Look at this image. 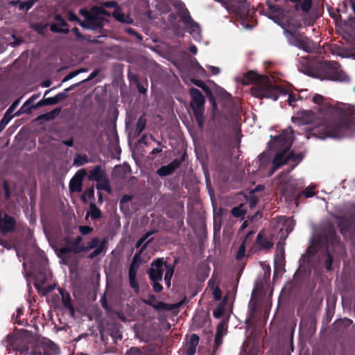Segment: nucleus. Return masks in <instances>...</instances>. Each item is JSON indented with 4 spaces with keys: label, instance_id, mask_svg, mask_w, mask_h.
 Segmentation results:
<instances>
[{
    "label": "nucleus",
    "instance_id": "ddd939ff",
    "mask_svg": "<svg viewBox=\"0 0 355 355\" xmlns=\"http://www.w3.org/2000/svg\"><path fill=\"white\" fill-rule=\"evenodd\" d=\"M316 331V321L310 315H305L301 318L300 322V333H315Z\"/></svg>",
    "mask_w": 355,
    "mask_h": 355
},
{
    "label": "nucleus",
    "instance_id": "e2e57ef3",
    "mask_svg": "<svg viewBox=\"0 0 355 355\" xmlns=\"http://www.w3.org/2000/svg\"><path fill=\"white\" fill-rule=\"evenodd\" d=\"M80 73H81V70H76V71H73L72 72H70L69 74H67L63 79V82H65V81H67L73 78H74L75 76H76L78 74H79Z\"/></svg>",
    "mask_w": 355,
    "mask_h": 355
},
{
    "label": "nucleus",
    "instance_id": "864d4df0",
    "mask_svg": "<svg viewBox=\"0 0 355 355\" xmlns=\"http://www.w3.org/2000/svg\"><path fill=\"white\" fill-rule=\"evenodd\" d=\"M104 249V243H102L101 244L98 245L96 248H95V250L92 253H91L89 255V258L94 259V257H97L98 255L101 254Z\"/></svg>",
    "mask_w": 355,
    "mask_h": 355
},
{
    "label": "nucleus",
    "instance_id": "f03ea898",
    "mask_svg": "<svg viewBox=\"0 0 355 355\" xmlns=\"http://www.w3.org/2000/svg\"><path fill=\"white\" fill-rule=\"evenodd\" d=\"M239 81L245 85L253 84L251 94L257 98H266L277 101L279 96L288 94L287 103L291 106H294L293 103L302 98L299 94L288 93V90L282 86L273 84L268 76L259 75L254 71L243 73L239 78Z\"/></svg>",
    "mask_w": 355,
    "mask_h": 355
},
{
    "label": "nucleus",
    "instance_id": "58836bf2",
    "mask_svg": "<svg viewBox=\"0 0 355 355\" xmlns=\"http://www.w3.org/2000/svg\"><path fill=\"white\" fill-rule=\"evenodd\" d=\"M259 168L267 166L270 163V157L266 152H263L259 155Z\"/></svg>",
    "mask_w": 355,
    "mask_h": 355
},
{
    "label": "nucleus",
    "instance_id": "3c124183",
    "mask_svg": "<svg viewBox=\"0 0 355 355\" xmlns=\"http://www.w3.org/2000/svg\"><path fill=\"white\" fill-rule=\"evenodd\" d=\"M67 19L72 22H76V24H79L81 26V23H83V21H81L80 18L73 12H69L67 15Z\"/></svg>",
    "mask_w": 355,
    "mask_h": 355
},
{
    "label": "nucleus",
    "instance_id": "6ab92c4d",
    "mask_svg": "<svg viewBox=\"0 0 355 355\" xmlns=\"http://www.w3.org/2000/svg\"><path fill=\"white\" fill-rule=\"evenodd\" d=\"M37 98L36 95L32 96L17 111L15 115L19 116L21 114L28 112L31 110L37 107L44 104V95L42 98L37 103L34 104V101Z\"/></svg>",
    "mask_w": 355,
    "mask_h": 355
},
{
    "label": "nucleus",
    "instance_id": "4be33fe9",
    "mask_svg": "<svg viewBox=\"0 0 355 355\" xmlns=\"http://www.w3.org/2000/svg\"><path fill=\"white\" fill-rule=\"evenodd\" d=\"M199 343L198 334H191L184 346V352L187 355H194L196 347Z\"/></svg>",
    "mask_w": 355,
    "mask_h": 355
},
{
    "label": "nucleus",
    "instance_id": "79ce46f5",
    "mask_svg": "<svg viewBox=\"0 0 355 355\" xmlns=\"http://www.w3.org/2000/svg\"><path fill=\"white\" fill-rule=\"evenodd\" d=\"M326 256H327V259L324 261V267H325L327 271H331L332 270V263H333L334 258L330 252L329 249H327Z\"/></svg>",
    "mask_w": 355,
    "mask_h": 355
},
{
    "label": "nucleus",
    "instance_id": "0e129e2a",
    "mask_svg": "<svg viewBox=\"0 0 355 355\" xmlns=\"http://www.w3.org/2000/svg\"><path fill=\"white\" fill-rule=\"evenodd\" d=\"M125 32L130 35L135 36L139 40H142V36L132 28H127Z\"/></svg>",
    "mask_w": 355,
    "mask_h": 355
},
{
    "label": "nucleus",
    "instance_id": "4468645a",
    "mask_svg": "<svg viewBox=\"0 0 355 355\" xmlns=\"http://www.w3.org/2000/svg\"><path fill=\"white\" fill-rule=\"evenodd\" d=\"M180 8L178 10V15L180 17L182 22L187 26L190 28L198 27V24L193 20L188 9L182 2H180Z\"/></svg>",
    "mask_w": 355,
    "mask_h": 355
},
{
    "label": "nucleus",
    "instance_id": "cd10ccee",
    "mask_svg": "<svg viewBox=\"0 0 355 355\" xmlns=\"http://www.w3.org/2000/svg\"><path fill=\"white\" fill-rule=\"evenodd\" d=\"M312 1L313 0H285V2L291 1L295 3V8L296 10L300 8L304 12H308L311 8Z\"/></svg>",
    "mask_w": 355,
    "mask_h": 355
},
{
    "label": "nucleus",
    "instance_id": "f704fd0d",
    "mask_svg": "<svg viewBox=\"0 0 355 355\" xmlns=\"http://www.w3.org/2000/svg\"><path fill=\"white\" fill-rule=\"evenodd\" d=\"M299 49L306 52L311 53L316 49V45L311 40L306 37Z\"/></svg>",
    "mask_w": 355,
    "mask_h": 355
},
{
    "label": "nucleus",
    "instance_id": "8fccbe9b",
    "mask_svg": "<svg viewBox=\"0 0 355 355\" xmlns=\"http://www.w3.org/2000/svg\"><path fill=\"white\" fill-rule=\"evenodd\" d=\"M99 69H95L91 73L90 75L88 76L87 78L82 80L81 82L77 83V84H75L73 85V86L76 87V86H79L81 83H86V82H88L92 79H94L95 77H96L98 73H99Z\"/></svg>",
    "mask_w": 355,
    "mask_h": 355
},
{
    "label": "nucleus",
    "instance_id": "bb28decb",
    "mask_svg": "<svg viewBox=\"0 0 355 355\" xmlns=\"http://www.w3.org/2000/svg\"><path fill=\"white\" fill-rule=\"evenodd\" d=\"M90 217L92 220H96L102 217V212L99 208H98L94 202L89 204V209L86 214L85 219Z\"/></svg>",
    "mask_w": 355,
    "mask_h": 355
},
{
    "label": "nucleus",
    "instance_id": "c85d7f7f",
    "mask_svg": "<svg viewBox=\"0 0 355 355\" xmlns=\"http://www.w3.org/2000/svg\"><path fill=\"white\" fill-rule=\"evenodd\" d=\"M60 349L51 340L46 338V355H60Z\"/></svg>",
    "mask_w": 355,
    "mask_h": 355
},
{
    "label": "nucleus",
    "instance_id": "1a4fd4ad",
    "mask_svg": "<svg viewBox=\"0 0 355 355\" xmlns=\"http://www.w3.org/2000/svg\"><path fill=\"white\" fill-rule=\"evenodd\" d=\"M104 7L114 8L112 16L119 22L125 24H132L133 19L130 15H125L123 12L122 8L119 6L118 3L115 1H109L102 2Z\"/></svg>",
    "mask_w": 355,
    "mask_h": 355
},
{
    "label": "nucleus",
    "instance_id": "9b49d317",
    "mask_svg": "<svg viewBox=\"0 0 355 355\" xmlns=\"http://www.w3.org/2000/svg\"><path fill=\"white\" fill-rule=\"evenodd\" d=\"M186 153H184L180 159H175L170 164L162 166L157 169V173L160 177H166L171 175L177 168H178L182 163L184 161Z\"/></svg>",
    "mask_w": 355,
    "mask_h": 355
},
{
    "label": "nucleus",
    "instance_id": "a19ab883",
    "mask_svg": "<svg viewBox=\"0 0 355 355\" xmlns=\"http://www.w3.org/2000/svg\"><path fill=\"white\" fill-rule=\"evenodd\" d=\"M315 118V114L312 111H304L301 119L304 123H311Z\"/></svg>",
    "mask_w": 355,
    "mask_h": 355
},
{
    "label": "nucleus",
    "instance_id": "5701e85b",
    "mask_svg": "<svg viewBox=\"0 0 355 355\" xmlns=\"http://www.w3.org/2000/svg\"><path fill=\"white\" fill-rule=\"evenodd\" d=\"M105 178H106L105 172L102 169L101 165H96L92 170L89 171V179L90 180L100 182Z\"/></svg>",
    "mask_w": 355,
    "mask_h": 355
},
{
    "label": "nucleus",
    "instance_id": "338daca9",
    "mask_svg": "<svg viewBox=\"0 0 355 355\" xmlns=\"http://www.w3.org/2000/svg\"><path fill=\"white\" fill-rule=\"evenodd\" d=\"M213 296L215 300H220L222 297V292L218 287H216L213 291Z\"/></svg>",
    "mask_w": 355,
    "mask_h": 355
},
{
    "label": "nucleus",
    "instance_id": "bf43d9fd",
    "mask_svg": "<svg viewBox=\"0 0 355 355\" xmlns=\"http://www.w3.org/2000/svg\"><path fill=\"white\" fill-rule=\"evenodd\" d=\"M12 116H7L6 114L1 119L0 121V132L5 128V127L8 125Z\"/></svg>",
    "mask_w": 355,
    "mask_h": 355
},
{
    "label": "nucleus",
    "instance_id": "dca6fc26",
    "mask_svg": "<svg viewBox=\"0 0 355 355\" xmlns=\"http://www.w3.org/2000/svg\"><path fill=\"white\" fill-rule=\"evenodd\" d=\"M287 150H282L277 153L272 159V167L269 170L268 176H271L282 166L287 163L286 153Z\"/></svg>",
    "mask_w": 355,
    "mask_h": 355
},
{
    "label": "nucleus",
    "instance_id": "680f3d73",
    "mask_svg": "<svg viewBox=\"0 0 355 355\" xmlns=\"http://www.w3.org/2000/svg\"><path fill=\"white\" fill-rule=\"evenodd\" d=\"M328 10L329 12L330 16L334 18L335 20H338L339 18L341 19V15L339 14V10L337 9L336 11L334 10L332 8H328Z\"/></svg>",
    "mask_w": 355,
    "mask_h": 355
},
{
    "label": "nucleus",
    "instance_id": "603ef678",
    "mask_svg": "<svg viewBox=\"0 0 355 355\" xmlns=\"http://www.w3.org/2000/svg\"><path fill=\"white\" fill-rule=\"evenodd\" d=\"M19 3V8L20 10H28L34 4V1H20Z\"/></svg>",
    "mask_w": 355,
    "mask_h": 355
},
{
    "label": "nucleus",
    "instance_id": "a18cd8bd",
    "mask_svg": "<svg viewBox=\"0 0 355 355\" xmlns=\"http://www.w3.org/2000/svg\"><path fill=\"white\" fill-rule=\"evenodd\" d=\"M61 112L60 107H56L53 110L46 112V121L54 119L57 116L60 114Z\"/></svg>",
    "mask_w": 355,
    "mask_h": 355
},
{
    "label": "nucleus",
    "instance_id": "423d86ee",
    "mask_svg": "<svg viewBox=\"0 0 355 355\" xmlns=\"http://www.w3.org/2000/svg\"><path fill=\"white\" fill-rule=\"evenodd\" d=\"M166 264L168 263L164 261V258H157L151 262L150 267L147 270L151 285L155 293H159L163 289L160 282H162L163 279V273Z\"/></svg>",
    "mask_w": 355,
    "mask_h": 355
},
{
    "label": "nucleus",
    "instance_id": "2f4dec72",
    "mask_svg": "<svg viewBox=\"0 0 355 355\" xmlns=\"http://www.w3.org/2000/svg\"><path fill=\"white\" fill-rule=\"evenodd\" d=\"M257 243L261 246L262 248L268 250L273 246L272 242L268 240L263 236L262 232H259L257 237Z\"/></svg>",
    "mask_w": 355,
    "mask_h": 355
},
{
    "label": "nucleus",
    "instance_id": "72a5a7b5",
    "mask_svg": "<svg viewBox=\"0 0 355 355\" xmlns=\"http://www.w3.org/2000/svg\"><path fill=\"white\" fill-rule=\"evenodd\" d=\"M192 82L195 85L201 88L207 96L210 97L211 101H214L211 89L202 80L195 79L193 80Z\"/></svg>",
    "mask_w": 355,
    "mask_h": 355
},
{
    "label": "nucleus",
    "instance_id": "c756f323",
    "mask_svg": "<svg viewBox=\"0 0 355 355\" xmlns=\"http://www.w3.org/2000/svg\"><path fill=\"white\" fill-rule=\"evenodd\" d=\"M34 286L41 296L44 295V276L40 274L39 277H34Z\"/></svg>",
    "mask_w": 355,
    "mask_h": 355
},
{
    "label": "nucleus",
    "instance_id": "de8ad7c7",
    "mask_svg": "<svg viewBox=\"0 0 355 355\" xmlns=\"http://www.w3.org/2000/svg\"><path fill=\"white\" fill-rule=\"evenodd\" d=\"M105 8V7L103 6V5L101 4L100 7H94L92 8V10L94 11V12L97 13L98 16H100V15L107 17L111 16L112 13L107 11Z\"/></svg>",
    "mask_w": 355,
    "mask_h": 355
},
{
    "label": "nucleus",
    "instance_id": "c03bdc74",
    "mask_svg": "<svg viewBox=\"0 0 355 355\" xmlns=\"http://www.w3.org/2000/svg\"><path fill=\"white\" fill-rule=\"evenodd\" d=\"M87 198H89V200H94V190L92 187L88 189L82 195L81 199L83 202H86Z\"/></svg>",
    "mask_w": 355,
    "mask_h": 355
},
{
    "label": "nucleus",
    "instance_id": "49530a36",
    "mask_svg": "<svg viewBox=\"0 0 355 355\" xmlns=\"http://www.w3.org/2000/svg\"><path fill=\"white\" fill-rule=\"evenodd\" d=\"M224 335L225 334H216L214 339V345L213 349L214 355H215V353L216 352L218 347L223 344V338Z\"/></svg>",
    "mask_w": 355,
    "mask_h": 355
},
{
    "label": "nucleus",
    "instance_id": "f3484780",
    "mask_svg": "<svg viewBox=\"0 0 355 355\" xmlns=\"http://www.w3.org/2000/svg\"><path fill=\"white\" fill-rule=\"evenodd\" d=\"M284 35L288 42L298 49L302 46V44L306 37V36L302 34H296L295 31L286 28H284Z\"/></svg>",
    "mask_w": 355,
    "mask_h": 355
},
{
    "label": "nucleus",
    "instance_id": "412c9836",
    "mask_svg": "<svg viewBox=\"0 0 355 355\" xmlns=\"http://www.w3.org/2000/svg\"><path fill=\"white\" fill-rule=\"evenodd\" d=\"M58 291L62 297V305L65 309H67L69 311L71 316L73 318L75 316V309L72 304L70 294L67 291L61 288H59Z\"/></svg>",
    "mask_w": 355,
    "mask_h": 355
},
{
    "label": "nucleus",
    "instance_id": "0eeeda50",
    "mask_svg": "<svg viewBox=\"0 0 355 355\" xmlns=\"http://www.w3.org/2000/svg\"><path fill=\"white\" fill-rule=\"evenodd\" d=\"M79 14L85 18V20L81 23L82 28L97 30L103 27L105 19L103 17L98 16L97 13L94 12L92 9L90 11L85 8L80 9Z\"/></svg>",
    "mask_w": 355,
    "mask_h": 355
},
{
    "label": "nucleus",
    "instance_id": "f257e3e1",
    "mask_svg": "<svg viewBox=\"0 0 355 355\" xmlns=\"http://www.w3.org/2000/svg\"><path fill=\"white\" fill-rule=\"evenodd\" d=\"M313 101L320 106L323 114H334L337 119L332 121H326L321 127L324 130V137H338L345 135L347 130L354 128V107L352 105L337 104L334 105L324 101L323 96L315 94Z\"/></svg>",
    "mask_w": 355,
    "mask_h": 355
},
{
    "label": "nucleus",
    "instance_id": "774afa93",
    "mask_svg": "<svg viewBox=\"0 0 355 355\" xmlns=\"http://www.w3.org/2000/svg\"><path fill=\"white\" fill-rule=\"evenodd\" d=\"M141 349L138 347H131L126 353L127 355H139Z\"/></svg>",
    "mask_w": 355,
    "mask_h": 355
},
{
    "label": "nucleus",
    "instance_id": "393cba45",
    "mask_svg": "<svg viewBox=\"0 0 355 355\" xmlns=\"http://www.w3.org/2000/svg\"><path fill=\"white\" fill-rule=\"evenodd\" d=\"M143 302L149 306H153L157 310L168 309V305L163 302L157 301L156 297L154 295H149L147 299L143 300Z\"/></svg>",
    "mask_w": 355,
    "mask_h": 355
},
{
    "label": "nucleus",
    "instance_id": "6e6552de",
    "mask_svg": "<svg viewBox=\"0 0 355 355\" xmlns=\"http://www.w3.org/2000/svg\"><path fill=\"white\" fill-rule=\"evenodd\" d=\"M272 141L270 143L272 147L282 148L288 151L294 140V130L291 127L282 130L277 137L270 136Z\"/></svg>",
    "mask_w": 355,
    "mask_h": 355
},
{
    "label": "nucleus",
    "instance_id": "2eb2a0df",
    "mask_svg": "<svg viewBox=\"0 0 355 355\" xmlns=\"http://www.w3.org/2000/svg\"><path fill=\"white\" fill-rule=\"evenodd\" d=\"M86 172L84 169L79 170L69 182V188L71 192H80L83 186V179Z\"/></svg>",
    "mask_w": 355,
    "mask_h": 355
},
{
    "label": "nucleus",
    "instance_id": "c9c22d12",
    "mask_svg": "<svg viewBox=\"0 0 355 355\" xmlns=\"http://www.w3.org/2000/svg\"><path fill=\"white\" fill-rule=\"evenodd\" d=\"M100 243V239L98 237H94L92 240L87 242V245H83V252H87L92 249L96 248Z\"/></svg>",
    "mask_w": 355,
    "mask_h": 355
},
{
    "label": "nucleus",
    "instance_id": "37998d69",
    "mask_svg": "<svg viewBox=\"0 0 355 355\" xmlns=\"http://www.w3.org/2000/svg\"><path fill=\"white\" fill-rule=\"evenodd\" d=\"M274 334H265L262 339V347L263 349L270 348L272 350L274 348L273 344L270 345L269 341L273 338Z\"/></svg>",
    "mask_w": 355,
    "mask_h": 355
},
{
    "label": "nucleus",
    "instance_id": "5fc2aeb1",
    "mask_svg": "<svg viewBox=\"0 0 355 355\" xmlns=\"http://www.w3.org/2000/svg\"><path fill=\"white\" fill-rule=\"evenodd\" d=\"M245 244L242 243L241 245V246L239 247V249L236 253V259L237 260H241L245 257Z\"/></svg>",
    "mask_w": 355,
    "mask_h": 355
},
{
    "label": "nucleus",
    "instance_id": "6e6d98bb",
    "mask_svg": "<svg viewBox=\"0 0 355 355\" xmlns=\"http://www.w3.org/2000/svg\"><path fill=\"white\" fill-rule=\"evenodd\" d=\"M78 230L83 235L89 234L94 230L93 227L87 225H80Z\"/></svg>",
    "mask_w": 355,
    "mask_h": 355
},
{
    "label": "nucleus",
    "instance_id": "7ed1b4c3",
    "mask_svg": "<svg viewBox=\"0 0 355 355\" xmlns=\"http://www.w3.org/2000/svg\"><path fill=\"white\" fill-rule=\"evenodd\" d=\"M322 80L345 82L350 81V77L341 69L340 64L334 61H322L313 75Z\"/></svg>",
    "mask_w": 355,
    "mask_h": 355
},
{
    "label": "nucleus",
    "instance_id": "f8f14e48",
    "mask_svg": "<svg viewBox=\"0 0 355 355\" xmlns=\"http://www.w3.org/2000/svg\"><path fill=\"white\" fill-rule=\"evenodd\" d=\"M50 30L56 33L68 34L69 33L68 24L59 14L55 15L54 21L50 25Z\"/></svg>",
    "mask_w": 355,
    "mask_h": 355
},
{
    "label": "nucleus",
    "instance_id": "052dcab7",
    "mask_svg": "<svg viewBox=\"0 0 355 355\" xmlns=\"http://www.w3.org/2000/svg\"><path fill=\"white\" fill-rule=\"evenodd\" d=\"M268 7H269V9L272 12H276V13H278V14H282L283 12V11H284L282 8H281L280 6H277V5L269 3L268 4Z\"/></svg>",
    "mask_w": 355,
    "mask_h": 355
},
{
    "label": "nucleus",
    "instance_id": "473e14b6",
    "mask_svg": "<svg viewBox=\"0 0 355 355\" xmlns=\"http://www.w3.org/2000/svg\"><path fill=\"white\" fill-rule=\"evenodd\" d=\"M165 270L164 281L167 287H170L171 280L174 274L175 264H166Z\"/></svg>",
    "mask_w": 355,
    "mask_h": 355
},
{
    "label": "nucleus",
    "instance_id": "aec40b11",
    "mask_svg": "<svg viewBox=\"0 0 355 355\" xmlns=\"http://www.w3.org/2000/svg\"><path fill=\"white\" fill-rule=\"evenodd\" d=\"M352 321L348 318L337 320L333 324L332 333H347Z\"/></svg>",
    "mask_w": 355,
    "mask_h": 355
},
{
    "label": "nucleus",
    "instance_id": "13d9d810",
    "mask_svg": "<svg viewBox=\"0 0 355 355\" xmlns=\"http://www.w3.org/2000/svg\"><path fill=\"white\" fill-rule=\"evenodd\" d=\"M314 188V187H309L302 192V194L306 198H311L315 195Z\"/></svg>",
    "mask_w": 355,
    "mask_h": 355
},
{
    "label": "nucleus",
    "instance_id": "39448f33",
    "mask_svg": "<svg viewBox=\"0 0 355 355\" xmlns=\"http://www.w3.org/2000/svg\"><path fill=\"white\" fill-rule=\"evenodd\" d=\"M189 94L191 98L190 103L191 108L193 111L198 127L202 129L205 124V98L201 92L195 87L189 89Z\"/></svg>",
    "mask_w": 355,
    "mask_h": 355
},
{
    "label": "nucleus",
    "instance_id": "09e8293b",
    "mask_svg": "<svg viewBox=\"0 0 355 355\" xmlns=\"http://www.w3.org/2000/svg\"><path fill=\"white\" fill-rule=\"evenodd\" d=\"M100 182L101 183L98 184L96 187L98 189H104L109 193L111 191L110 187L109 186V181L107 178L103 179V180Z\"/></svg>",
    "mask_w": 355,
    "mask_h": 355
},
{
    "label": "nucleus",
    "instance_id": "e433bc0d",
    "mask_svg": "<svg viewBox=\"0 0 355 355\" xmlns=\"http://www.w3.org/2000/svg\"><path fill=\"white\" fill-rule=\"evenodd\" d=\"M88 157L85 154H77L73 160V165L76 166H83L88 163Z\"/></svg>",
    "mask_w": 355,
    "mask_h": 355
},
{
    "label": "nucleus",
    "instance_id": "69168bd1",
    "mask_svg": "<svg viewBox=\"0 0 355 355\" xmlns=\"http://www.w3.org/2000/svg\"><path fill=\"white\" fill-rule=\"evenodd\" d=\"M286 159H287V162L289 161H292V162L297 161V153H295L293 151H291L289 153H288V152H287L286 153Z\"/></svg>",
    "mask_w": 355,
    "mask_h": 355
},
{
    "label": "nucleus",
    "instance_id": "4d7b16f0",
    "mask_svg": "<svg viewBox=\"0 0 355 355\" xmlns=\"http://www.w3.org/2000/svg\"><path fill=\"white\" fill-rule=\"evenodd\" d=\"M285 261L284 258V251L282 250V254L279 255L278 254H276L275 259V268H277V265H282Z\"/></svg>",
    "mask_w": 355,
    "mask_h": 355
},
{
    "label": "nucleus",
    "instance_id": "20e7f679",
    "mask_svg": "<svg viewBox=\"0 0 355 355\" xmlns=\"http://www.w3.org/2000/svg\"><path fill=\"white\" fill-rule=\"evenodd\" d=\"M350 6L354 13V17H351L347 21L338 26L336 34L341 37L344 44H347L348 48L352 51L355 58V0H349Z\"/></svg>",
    "mask_w": 355,
    "mask_h": 355
},
{
    "label": "nucleus",
    "instance_id": "a211bd4d",
    "mask_svg": "<svg viewBox=\"0 0 355 355\" xmlns=\"http://www.w3.org/2000/svg\"><path fill=\"white\" fill-rule=\"evenodd\" d=\"M324 241L327 249L336 248L340 245L339 239L337 236L335 230L333 227L327 229L324 232Z\"/></svg>",
    "mask_w": 355,
    "mask_h": 355
},
{
    "label": "nucleus",
    "instance_id": "b1692460",
    "mask_svg": "<svg viewBox=\"0 0 355 355\" xmlns=\"http://www.w3.org/2000/svg\"><path fill=\"white\" fill-rule=\"evenodd\" d=\"M73 88H74V86L71 85V87L66 88L64 92L56 94L53 97L46 98V105H55L63 101L67 97L68 92Z\"/></svg>",
    "mask_w": 355,
    "mask_h": 355
},
{
    "label": "nucleus",
    "instance_id": "7c9ffc66",
    "mask_svg": "<svg viewBox=\"0 0 355 355\" xmlns=\"http://www.w3.org/2000/svg\"><path fill=\"white\" fill-rule=\"evenodd\" d=\"M146 119L144 114L141 115L137 120L135 128V136L138 137L146 128Z\"/></svg>",
    "mask_w": 355,
    "mask_h": 355
},
{
    "label": "nucleus",
    "instance_id": "9d476101",
    "mask_svg": "<svg viewBox=\"0 0 355 355\" xmlns=\"http://www.w3.org/2000/svg\"><path fill=\"white\" fill-rule=\"evenodd\" d=\"M66 245L56 250L57 255L59 258L63 259L65 255L68 253L73 252L74 254H79L83 252V245H78L74 241L65 239Z\"/></svg>",
    "mask_w": 355,
    "mask_h": 355
},
{
    "label": "nucleus",
    "instance_id": "4c0bfd02",
    "mask_svg": "<svg viewBox=\"0 0 355 355\" xmlns=\"http://www.w3.org/2000/svg\"><path fill=\"white\" fill-rule=\"evenodd\" d=\"M137 273L128 272L130 286L135 292L139 291V286L136 279Z\"/></svg>",
    "mask_w": 355,
    "mask_h": 355
},
{
    "label": "nucleus",
    "instance_id": "ea45409f",
    "mask_svg": "<svg viewBox=\"0 0 355 355\" xmlns=\"http://www.w3.org/2000/svg\"><path fill=\"white\" fill-rule=\"evenodd\" d=\"M231 214L235 218H240L245 216L246 214V210L243 209V205H240L232 208L231 210Z\"/></svg>",
    "mask_w": 355,
    "mask_h": 355
},
{
    "label": "nucleus",
    "instance_id": "a878e982",
    "mask_svg": "<svg viewBox=\"0 0 355 355\" xmlns=\"http://www.w3.org/2000/svg\"><path fill=\"white\" fill-rule=\"evenodd\" d=\"M146 248V244L144 245L140 251L138 253H136L131 261V263L129 267L128 272H136L137 273V270L139 267V265L141 263V254L142 252Z\"/></svg>",
    "mask_w": 355,
    "mask_h": 355
}]
</instances>
